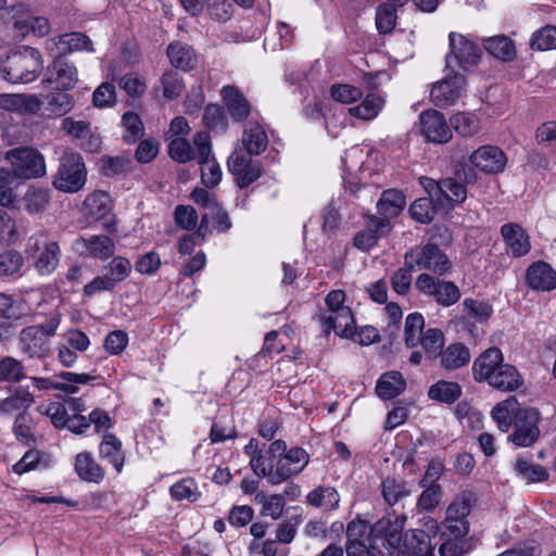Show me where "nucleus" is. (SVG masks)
Masks as SVG:
<instances>
[{
	"label": "nucleus",
	"mask_w": 556,
	"mask_h": 556,
	"mask_svg": "<svg viewBox=\"0 0 556 556\" xmlns=\"http://www.w3.org/2000/svg\"><path fill=\"white\" fill-rule=\"evenodd\" d=\"M308 460L309 456L304 448L292 447L283 455H279L275 465L264 455H257L251 458L250 466L257 477L266 478L275 485L302 472Z\"/></svg>",
	"instance_id": "obj_1"
},
{
	"label": "nucleus",
	"mask_w": 556,
	"mask_h": 556,
	"mask_svg": "<svg viewBox=\"0 0 556 556\" xmlns=\"http://www.w3.org/2000/svg\"><path fill=\"white\" fill-rule=\"evenodd\" d=\"M43 67L41 54L35 48L24 46L11 52L0 66V74L7 81L27 84L34 81Z\"/></svg>",
	"instance_id": "obj_2"
},
{
	"label": "nucleus",
	"mask_w": 556,
	"mask_h": 556,
	"mask_svg": "<svg viewBox=\"0 0 556 556\" xmlns=\"http://www.w3.org/2000/svg\"><path fill=\"white\" fill-rule=\"evenodd\" d=\"M62 315L53 313L45 323L33 325L21 330L18 345L29 358L43 359L51 354L50 339L55 336Z\"/></svg>",
	"instance_id": "obj_3"
},
{
	"label": "nucleus",
	"mask_w": 556,
	"mask_h": 556,
	"mask_svg": "<svg viewBox=\"0 0 556 556\" xmlns=\"http://www.w3.org/2000/svg\"><path fill=\"white\" fill-rule=\"evenodd\" d=\"M478 496L472 490L458 492L446 508L444 520L438 527L441 536L465 538L469 532L468 516Z\"/></svg>",
	"instance_id": "obj_4"
},
{
	"label": "nucleus",
	"mask_w": 556,
	"mask_h": 556,
	"mask_svg": "<svg viewBox=\"0 0 556 556\" xmlns=\"http://www.w3.org/2000/svg\"><path fill=\"white\" fill-rule=\"evenodd\" d=\"M404 263L416 270H428L442 277L452 269V262L437 244L428 242L410 248L404 254Z\"/></svg>",
	"instance_id": "obj_5"
},
{
	"label": "nucleus",
	"mask_w": 556,
	"mask_h": 556,
	"mask_svg": "<svg viewBox=\"0 0 556 556\" xmlns=\"http://www.w3.org/2000/svg\"><path fill=\"white\" fill-rule=\"evenodd\" d=\"M26 253L40 276L51 275L60 263V247L46 233L31 236L27 242Z\"/></svg>",
	"instance_id": "obj_6"
},
{
	"label": "nucleus",
	"mask_w": 556,
	"mask_h": 556,
	"mask_svg": "<svg viewBox=\"0 0 556 556\" xmlns=\"http://www.w3.org/2000/svg\"><path fill=\"white\" fill-rule=\"evenodd\" d=\"M448 47L450 51L445 56V62L446 67L451 71H455V68L467 71L476 66L482 55L479 45L459 33H450Z\"/></svg>",
	"instance_id": "obj_7"
},
{
	"label": "nucleus",
	"mask_w": 556,
	"mask_h": 556,
	"mask_svg": "<svg viewBox=\"0 0 556 556\" xmlns=\"http://www.w3.org/2000/svg\"><path fill=\"white\" fill-rule=\"evenodd\" d=\"M86 178L87 170L81 155L77 152H68L61 157L53 186L60 191L74 193L84 187Z\"/></svg>",
	"instance_id": "obj_8"
},
{
	"label": "nucleus",
	"mask_w": 556,
	"mask_h": 556,
	"mask_svg": "<svg viewBox=\"0 0 556 556\" xmlns=\"http://www.w3.org/2000/svg\"><path fill=\"white\" fill-rule=\"evenodd\" d=\"M415 288L425 296L433 299L439 305L450 307L457 303L462 296L457 285L450 280L440 279L428 273L417 276Z\"/></svg>",
	"instance_id": "obj_9"
},
{
	"label": "nucleus",
	"mask_w": 556,
	"mask_h": 556,
	"mask_svg": "<svg viewBox=\"0 0 556 556\" xmlns=\"http://www.w3.org/2000/svg\"><path fill=\"white\" fill-rule=\"evenodd\" d=\"M5 160L13 168V175L20 179H34L46 174V163L42 154L34 148L22 147L11 149L5 153Z\"/></svg>",
	"instance_id": "obj_10"
},
{
	"label": "nucleus",
	"mask_w": 556,
	"mask_h": 556,
	"mask_svg": "<svg viewBox=\"0 0 556 556\" xmlns=\"http://www.w3.org/2000/svg\"><path fill=\"white\" fill-rule=\"evenodd\" d=\"M131 263L123 256H114L112 261L102 267V275L94 277L84 287V292L88 296L101 291H111L115 286L125 280L131 273Z\"/></svg>",
	"instance_id": "obj_11"
},
{
	"label": "nucleus",
	"mask_w": 556,
	"mask_h": 556,
	"mask_svg": "<svg viewBox=\"0 0 556 556\" xmlns=\"http://www.w3.org/2000/svg\"><path fill=\"white\" fill-rule=\"evenodd\" d=\"M502 365H508L504 363L502 351L497 348L486 349L472 364L473 379L478 382H486L498 390V387H504V380H498L503 369Z\"/></svg>",
	"instance_id": "obj_12"
},
{
	"label": "nucleus",
	"mask_w": 556,
	"mask_h": 556,
	"mask_svg": "<svg viewBox=\"0 0 556 556\" xmlns=\"http://www.w3.org/2000/svg\"><path fill=\"white\" fill-rule=\"evenodd\" d=\"M195 159L201 166V180L207 188L216 187L222 180V169L212 154V146L207 132L200 131L193 138Z\"/></svg>",
	"instance_id": "obj_13"
},
{
	"label": "nucleus",
	"mask_w": 556,
	"mask_h": 556,
	"mask_svg": "<svg viewBox=\"0 0 556 556\" xmlns=\"http://www.w3.org/2000/svg\"><path fill=\"white\" fill-rule=\"evenodd\" d=\"M252 155L243 150H235L228 157V169L235 176L236 184L243 189L256 181L263 172L260 161H253Z\"/></svg>",
	"instance_id": "obj_14"
},
{
	"label": "nucleus",
	"mask_w": 556,
	"mask_h": 556,
	"mask_svg": "<svg viewBox=\"0 0 556 556\" xmlns=\"http://www.w3.org/2000/svg\"><path fill=\"white\" fill-rule=\"evenodd\" d=\"M406 519L405 514H401L393 521L382 518L372 526L371 533L378 549L380 546H383L387 551L396 549L401 545L404 536L402 531Z\"/></svg>",
	"instance_id": "obj_15"
},
{
	"label": "nucleus",
	"mask_w": 556,
	"mask_h": 556,
	"mask_svg": "<svg viewBox=\"0 0 556 556\" xmlns=\"http://www.w3.org/2000/svg\"><path fill=\"white\" fill-rule=\"evenodd\" d=\"M539 420L540 413L538 409L523 407L513 425L514 432L508 439L518 446L532 445L540 437Z\"/></svg>",
	"instance_id": "obj_16"
},
{
	"label": "nucleus",
	"mask_w": 556,
	"mask_h": 556,
	"mask_svg": "<svg viewBox=\"0 0 556 556\" xmlns=\"http://www.w3.org/2000/svg\"><path fill=\"white\" fill-rule=\"evenodd\" d=\"M420 129L427 141L443 144L452 139L451 126L437 110H426L419 115Z\"/></svg>",
	"instance_id": "obj_17"
},
{
	"label": "nucleus",
	"mask_w": 556,
	"mask_h": 556,
	"mask_svg": "<svg viewBox=\"0 0 556 556\" xmlns=\"http://www.w3.org/2000/svg\"><path fill=\"white\" fill-rule=\"evenodd\" d=\"M465 86V76L462 73L452 71L441 81L433 85L431 99L437 106L446 108L453 105L460 97Z\"/></svg>",
	"instance_id": "obj_18"
},
{
	"label": "nucleus",
	"mask_w": 556,
	"mask_h": 556,
	"mask_svg": "<svg viewBox=\"0 0 556 556\" xmlns=\"http://www.w3.org/2000/svg\"><path fill=\"white\" fill-rule=\"evenodd\" d=\"M469 162L481 172L498 174L504 172L507 164V156L496 146H482L471 153Z\"/></svg>",
	"instance_id": "obj_19"
},
{
	"label": "nucleus",
	"mask_w": 556,
	"mask_h": 556,
	"mask_svg": "<svg viewBox=\"0 0 556 556\" xmlns=\"http://www.w3.org/2000/svg\"><path fill=\"white\" fill-rule=\"evenodd\" d=\"M78 80L77 70L74 64L62 59H55L47 68L43 84L50 85L56 90L72 89Z\"/></svg>",
	"instance_id": "obj_20"
},
{
	"label": "nucleus",
	"mask_w": 556,
	"mask_h": 556,
	"mask_svg": "<svg viewBox=\"0 0 556 556\" xmlns=\"http://www.w3.org/2000/svg\"><path fill=\"white\" fill-rule=\"evenodd\" d=\"M321 331L328 336L331 331L340 337L350 338L354 334L355 321L351 308H341L332 315H316Z\"/></svg>",
	"instance_id": "obj_21"
},
{
	"label": "nucleus",
	"mask_w": 556,
	"mask_h": 556,
	"mask_svg": "<svg viewBox=\"0 0 556 556\" xmlns=\"http://www.w3.org/2000/svg\"><path fill=\"white\" fill-rule=\"evenodd\" d=\"M59 377L66 382H55L50 378L31 377L35 387L39 390H59L65 393H76L78 391L77 384H87L94 379L88 374H76L70 371H62Z\"/></svg>",
	"instance_id": "obj_22"
},
{
	"label": "nucleus",
	"mask_w": 556,
	"mask_h": 556,
	"mask_svg": "<svg viewBox=\"0 0 556 556\" xmlns=\"http://www.w3.org/2000/svg\"><path fill=\"white\" fill-rule=\"evenodd\" d=\"M379 489L384 504L393 508L394 513H396V507L404 508L405 501L412 495L408 483L394 477L383 478Z\"/></svg>",
	"instance_id": "obj_23"
},
{
	"label": "nucleus",
	"mask_w": 556,
	"mask_h": 556,
	"mask_svg": "<svg viewBox=\"0 0 556 556\" xmlns=\"http://www.w3.org/2000/svg\"><path fill=\"white\" fill-rule=\"evenodd\" d=\"M396 549L397 556H433L430 536L424 530L405 532L403 541Z\"/></svg>",
	"instance_id": "obj_24"
},
{
	"label": "nucleus",
	"mask_w": 556,
	"mask_h": 556,
	"mask_svg": "<svg viewBox=\"0 0 556 556\" xmlns=\"http://www.w3.org/2000/svg\"><path fill=\"white\" fill-rule=\"evenodd\" d=\"M368 228L356 233L354 237V245L368 252L377 245L381 236L387 235L391 230V223L387 218H379L375 215L368 216Z\"/></svg>",
	"instance_id": "obj_25"
},
{
	"label": "nucleus",
	"mask_w": 556,
	"mask_h": 556,
	"mask_svg": "<svg viewBox=\"0 0 556 556\" xmlns=\"http://www.w3.org/2000/svg\"><path fill=\"white\" fill-rule=\"evenodd\" d=\"M526 280L529 287L538 291L556 289V271L545 262H535L527 269Z\"/></svg>",
	"instance_id": "obj_26"
},
{
	"label": "nucleus",
	"mask_w": 556,
	"mask_h": 556,
	"mask_svg": "<svg viewBox=\"0 0 556 556\" xmlns=\"http://www.w3.org/2000/svg\"><path fill=\"white\" fill-rule=\"evenodd\" d=\"M242 143L245 154L260 155L268 146V137L264 127L256 121H248L244 125Z\"/></svg>",
	"instance_id": "obj_27"
},
{
	"label": "nucleus",
	"mask_w": 556,
	"mask_h": 556,
	"mask_svg": "<svg viewBox=\"0 0 556 556\" xmlns=\"http://www.w3.org/2000/svg\"><path fill=\"white\" fill-rule=\"evenodd\" d=\"M340 494L330 485H318L306 495V504L324 513L337 510L340 505Z\"/></svg>",
	"instance_id": "obj_28"
},
{
	"label": "nucleus",
	"mask_w": 556,
	"mask_h": 556,
	"mask_svg": "<svg viewBox=\"0 0 556 556\" xmlns=\"http://www.w3.org/2000/svg\"><path fill=\"white\" fill-rule=\"evenodd\" d=\"M501 233L511 256L520 257L530 251L529 237L519 225L505 224L501 228Z\"/></svg>",
	"instance_id": "obj_29"
},
{
	"label": "nucleus",
	"mask_w": 556,
	"mask_h": 556,
	"mask_svg": "<svg viewBox=\"0 0 556 556\" xmlns=\"http://www.w3.org/2000/svg\"><path fill=\"white\" fill-rule=\"evenodd\" d=\"M76 244L85 249L86 253L93 258L108 260L115 253L114 241L104 235L80 237Z\"/></svg>",
	"instance_id": "obj_30"
},
{
	"label": "nucleus",
	"mask_w": 556,
	"mask_h": 556,
	"mask_svg": "<svg viewBox=\"0 0 556 556\" xmlns=\"http://www.w3.org/2000/svg\"><path fill=\"white\" fill-rule=\"evenodd\" d=\"M223 100L231 118L236 122L244 121L250 112L251 105L240 90L233 86H225L222 89Z\"/></svg>",
	"instance_id": "obj_31"
},
{
	"label": "nucleus",
	"mask_w": 556,
	"mask_h": 556,
	"mask_svg": "<svg viewBox=\"0 0 556 556\" xmlns=\"http://www.w3.org/2000/svg\"><path fill=\"white\" fill-rule=\"evenodd\" d=\"M75 471L80 480L100 483L105 478V469L96 462L90 452H81L75 457Z\"/></svg>",
	"instance_id": "obj_32"
},
{
	"label": "nucleus",
	"mask_w": 556,
	"mask_h": 556,
	"mask_svg": "<svg viewBox=\"0 0 556 556\" xmlns=\"http://www.w3.org/2000/svg\"><path fill=\"white\" fill-rule=\"evenodd\" d=\"M99 455L111 464L118 475L123 471L125 453L123 452L122 441L115 434H104L99 445Z\"/></svg>",
	"instance_id": "obj_33"
},
{
	"label": "nucleus",
	"mask_w": 556,
	"mask_h": 556,
	"mask_svg": "<svg viewBox=\"0 0 556 556\" xmlns=\"http://www.w3.org/2000/svg\"><path fill=\"white\" fill-rule=\"evenodd\" d=\"M166 52L170 64L176 68L190 71L198 64V56L194 49L182 41L169 43Z\"/></svg>",
	"instance_id": "obj_34"
},
{
	"label": "nucleus",
	"mask_w": 556,
	"mask_h": 556,
	"mask_svg": "<svg viewBox=\"0 0 556 556\" xmlns=\"http://www.w3.org/2000/svg\"><path fill=\"white\" fill-rule=\"evenodd\" d=\"M406 205V199L402 191L397 189H388L381 193L377 202L379 218H390L399 216Z\"/></svg>",
	"instance_id": "obj_35"
},
{
	"label": "nucleus",
	"mask_w": 556,
	"mask_h": 556,
	"mask_svg": "<svg viewBox=\"0 0 556 556\" xmlns=\"http://www.w3.org/2000/svg\"><path fill=\"white\" fill-rule=\"evenodd\" d=\"M523 408L520 407L515 396H510L505 401L500 402L492 409V417L497 424L502 432H507L508 429L519 417V413Z\"/></svg>",
	"instance_id": "obj_36"
},
{
	"label": "nucleus",
	"mask_w": 556,
	"mask_h": 556,
	"mask_svg": "<svg viewBox=\"0 0 556 556\" xmlns=\"http://www.w3.org/2000/svg\"><path fill=\"white\" fill-rule=\"evenodd\" d=\"M406 388V381L400 371L391 370L381 375L376 384V393L382 400L399 396Z\"/></svg>",
	"instance_id": "obj_37"
},
{
	"label": "nucleus",
	"mask_w": 556,
	"mask_h": 556,
	"mask_svg": "<svg viewBox=\"0 0 556 556\" xmlns=\"http://www.w3.org/2000/svg\"><path fill=\"white\" fill-rule=\"evenodd\" d=\"M440 364L446 370H456L469 364V349L460 342L448 344L440 353Z\"/></svg>",
	"instance_id": "obj_38"
},
{
	"label": "nucleus",
	"mask_w": 556,
	"mask_h": 556,
	"mask_svg": "<svg viewBox=\"0 0 556 556\" xmlns=\"http://www.w3.org/2000/svg\"><path fill=\"white\" fill-rule=\"evenodd\" d=\"M485 51L497 60L509 62L516 56L514 41L505 35H496L482 40Z\"/></svg>",
	"instance_id": "obj_39"
},
{
	"label": "nucleus",
	"mask_w": 556,
	"mask_h": 556,
	"mask_svg": "<svg viewBox=\"0 0 556 556\" xmlns=\"http://www.w3.org/2000/svg\"><path fill=\"white\" fill-rule=\"evenodd\" d=\"M84 208L87 216L104 219L112 212V199L105 191H94L85 199Z\"/></svg>",
	"instance_id": "obj_40"
},
{
	"label": "nucleus",
	"mask_w": 556,
	"mask_h": 556,
	"mask_svg": "<svg viewBox=\"0 0 556 556\" xmlns=\"http://www.w3.org/2000/svg\"><path fill=\"white\" fill-rule=\"evenodd\" d=\"M35 427L36 425L33 416L29 413L23 410L15 416L12 426V432L20 443L31 446L36 443L34 433Z\"/></svg>",
	"instance_id": "obj_41"
},
{
	"label": "nucleus",
	"mask_w": 556,
	"mask_h": 556,
	"mask_svg": "<svg viewBox=\"0 0 556 556\" xmlns=\"http://www.w3.org/2000/svg\"><path fill=\"white\" fill-rule=\"evenodd\" d=\"M35 402V396L25 388H17L14 392L0 400V414L9 415L15 410L23 409L26 412Z\"/></svg>",
	"instance_id": "obj_42"
},
{
	"label": "nucleus",
	"mask_w": 556,
	"mask_h": 556,
	"mask_svg": "<svg viewBox=\"0 0 556 556\" xmlns=\"http://www.w3.org/2000/svg\"><path fill=\"white\" fill-rule=\"evenodd\" d=\"M514 469L517 477L528 483L543 482L548 479V472L543 466L532 464L530 460L522 457L516 459Z\"/></svg>",
	"instance_id": "obj_43"
},
{
	"label": "nucleus",
	"mask_w": 556,
	"mask_h": 556,
	"mask_svg": "<svg viewBox=\"0 0 556 556\" xmlns=\"http://www.w3.org/2000/svg\"><path fill=\"white\" fill-rule=\"evenodd\" d=\"M43 104L49 116H63L72 110L74 102L64 90H58L46 96Z\"/></svg>",
	"instance_id": "obj_44"
},
{
	"label": "nucleus",
	"mask_w": 556,
	"mask_h": 556,
	"mask_svg": "<svg viewBox=\"0 0 556 556\" xmlns=\"http://www.w3.org/2000/svg\"><path fill=\"white\" fill-rule=\"evenodd\" d=\"M445 336L439 328H428L421 336L419 344L422 346L427 357L433 359L439 357L443 350Z\"/></svg>",
	"instance_id": "obj_45"
},
{
	"label": "nucleus",
	"mask_w": 556,
	"mask_h": 556,
	"mask_svg": "<svg viewBox=\"0 0 556 556\" xmlns=\"http://www.w3.org/2000/svg\"><path fill=\"white\" fill-rule=\"evenodd\" d=\"M460 394L462 388L457 382L445 380L438 381L428 391L430 399L447 404L454 403Z\"/></svg>",
	"instance_id": "obj_46"
},
{
	"label": "nucleus",
	"mask_w": 556,
	"mask_h": 556,
	"mask_svg": "<svg viewBox=\"0 0 556 556\" xmlns=\"http://www.w3.org/2000/svg\"><path fill=\"white\" fill-rule=\"evenodd\" d=\"M26 378V370L23 363L12 356H4L0 359V381L18 383Z\"/></svg>",
	"instance_id": "obj_47"
},
{
	"label": "nucleus",
	"mask_w": 556,
	"mask_h": 556,
	"mask_svg": "<svg viewBox=\"0 0 556 556\" xmlns=\"http://www.w3.org/2000/svg\"><path fill=\"white\" fill-rule=\"evenodd\" d=\"M451 127L463 137H471L480 130V119L473 113L459 112L454 114L451 119Z\"/></svg>",
	"instance_id": "obj_48"
},
{
	"label": "nucleus",
	"mask_w": 556,
	"mask_h": 556,
	"mask_svg": "<svg viewBox=\"0 0 556 556\" xmlns=\"http://www.w3.org/2000/svg\"><path fill=\"white\" fill-rule=\"evenodd\" d=\"M425 318L421 313L414 312L405 319V344L407 348H416L419 344L420 336L424 333Z\"/></svg>",
	"instance_id": "obj_49"
},
{
	"label": "nucleus",
	"mask_w": 556,
	"mask_h": 556,
	"mask_svg": "<svg viewBox=\"0 0 556 556\" xmlns=\"http://www.w3.org/2000/svg\"><path fill=\"white\" fill-rule=\"evenodd\" d=\"M14 27L23 35L33 33L39 37H42L50 31L49 21L42 16H28L27 18H18L15 21Z\"/></svg>",
	"instance_id": "obj_50"
},
{
	"label": "nucleus",
	"mask_w": 556,
	"mask_h": 556,
	"mask_svg": "<svg viewBox=\"0 0 556 556\" xmlns=\"http://www.w3.org/2000/svg\"><path fill=\"white\" fill-rule=\"evenodd\" d=\"M202 121L205 127L215 132H224L228 121L222 106L210 104L204 109Z\"/></svg>",
	"instance_id": "obj_51"
},
{
	"label": "nucleus",
	"mask_w": 556,
	"mask_h": 556,
	"mask_svg": "<svg viewBox=\"0 0 556 556\" xmlns=\"http://www.w3.org/2000/svg\"><path fill=\"white\" fill-rule=\"evenodd\" d=\"M383 105V99L374 93L368 94L364 101L350 109L352 115L362 119H372L376 117Z\"/></svg>",
	"instance_id": "obj_52"
},
{
	"label": "nucleus",
	"mask_w": 556,
	"mask_h": 556,
	"mask_svg": "<svg viewBox=\"0 0 556 556\" xmlns=\"http://www.w3.org/2000/svg\"><path fill=\"white\" fill-rule=\"evenodd\" d=\"M112 79L118 81V86L132 98L142 96L147 90L146 81L137 73H127L122 77L112 74Z\"/></svg>",
	"instance_id": "obj_53"
},
{
	"label": "nucleus",
	"mask_w": 556,
	"mask_h": 556,
	"mask_svg": "<svg viewBox=\"0 0 556 556\" xmlns=\"http://www.w3.org/2000/svg\"><path fill=\"white\" fill-rule=\"evenodd\" d=\"M161 84L163 96L168 100L178 98L185 89L181 76L173 70H168L162 75Z\"/></svg>",
	"instance_id": "obj_54"
},
{
	"label": "nucleus",
	"mask_w": 556,
	"mask_h": 556,
	"mask_svg": "<svg viewBox=\"0 0 556 556\" xmlns=\"http://www.w3.org/2000/svg\"><path fill=\"white\" fill-rule=\"evenodd\" d=\"M396 24V11L388 3L379 4L376 11V26L380 34H390Z\"/></svg>",
	"instance_id": "obj_55"
},
{
	"label": "nucleus",
	"mask_w": 556,
	"mask_h": 556,
	"mask_svg": "<svg viewBox=\"0 0 556 556\" xmlns=\"http://www.w3.org/2000/svg\"><path fill=\"white\" fill-rule=\"evenodd\" d=\"M425 490L418 497L417 509L418 511H431L440 503L442 497V488L440 484H427L422 486Z\"/></svg>",
	"instance_id": "obj_56"
},
{
	"label": "nucleus",
	"mask_w": 556,
	"mask_h": 556,
	"mask_svg": "<svg viewBox=\"0 0 556 556\" xmlns=\"http://www.w3.org/2000/svg\"><path fill=\"white\" fill-rule=\"evenodd\" d=\"M169 492L176 501L187 500L190 503H194L200 497L197 484L192 479H182L176 482L170 486Z\"/></svg>",
	"instance_id": "obj_57"
},
{
	"label": "nucleus",
	"mask_w": 556,
	"mask_h": 556,
	"mask_svg": "<svg viewBox=\"0 0 556 556\" xmlns=\"http://www.w3.org/2000/svg\"><path fill=\"white\" fill-rule=\"evenodd\" d=\"M530 46L539 51L556 49V27L545 26L535 31L531 37Z\"/></svg>",
	"instance_id": "obj_58"
},
{
	"label": "nucleus",
	"mask_w": 556,
	"mask_h": 556,
	"mask_svg": "<svg viewBox=\"0 0 556 556\" xmlns=\"http://www.w3.org/2000/svg\"><path fill=\"white\" fill-rule=\"evenodd\" d=\"M122 123L125 128L123 138L128 143L136 142L143 135V124L138 114L134 112H126L122 117Z\"/></svg>",
	"instance_id": "obj_59"
},
{
	"label": "nucleus",
	"mask_w": 556,
	"mask_h": 556,
	"mask_svg": "<svg viewBox=\"0 0 556 556\" xmlns=\"http://www.w3.org/2000/svg\"><path fill=\"white\" fill-rule=\"evenodd\" d=\"M467 198V190L465 186L453 178L443 179L442 201L440 204L462 203Z\"/></svg>",
	"instance_id": "obj_60"
},
{
	"label": "nucleus",
	"mask_w": 556,
	"mask_h": 556,
	"mask_svg": "<svg viewBox=\"0 0 556 556\" xmlns=\"http://www.w3.org/2000/svg\"><path fill=\"white\" fill-rule=\"evenodd\" d=\"M24 264V258L20 252L14 250L0 253V276L8 277L18 274Z\"/></svg>",
	"instance_id": "obj_61"
},
{
	"label": "nucleus",
	"mask_w": 556,
	"mask_h": 556,
	"mask_svg": "<svg viewBox=\"0 0 556 556\" xmlns=\"http://www.w3.org/2000/svg\"><path fill=\"white\" fill-rule=\"evenodd\" d=\"M117 101L116 88L113 83H102L92 94V102L96 108H110Z\"/></svg>",
	"instance_id": "obj_62"
},
{
	"label": "nucleus",
	"mask_w": 556,
	"mask_h": 556,
	"mask_svg": "<svg viewBox=\"0 0 556 556\" xmlns=\"http://www.w3.org/2000/svg\"><path fill=\"white\" fill-rule=\"evenodd\" d=\"M168 154L179 163H186L195 157V152L190 143L181 137H176L169 141Z\"/></svg>",
	"instance_id": "obj_63"
},
{
	"label": "nucleus",
	"mask_w": 556,
	"mask_h": 556,
	"mask_svg": "<svg viewBox=\"0 0 556 556\" xmlns=\"http://www.w3.org/2000/svg\"><path fill=\"white\" fill-rule=\"evenodd\" d=\"M345 554L346 556H384L378 551L375 542L365 541H346Z\"/></svg>",
	"instance_id": "obj_64"
}]
</instances>
